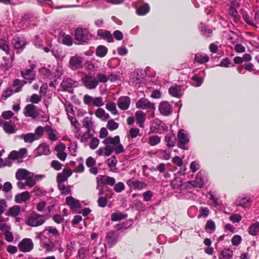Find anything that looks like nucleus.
I'll list each match as a JSON object with an SVG mask.
<instances>
[{
    "label": "nucleus",
    "mask_w": 259,
    "mask_h": 259,
    "mask_svg": "<svg viewBox=\"0 0 259 259\" xmlns=\"http://www.w3.org/2000/svg\"><path fill=\"white\" fill-rule=\"evenodd\" d=\"M30 68L29 69H26L25 71H21V74L25 79L29 80H30V82H31L33 79L34 74L33 73V70L35 68V65L32 64L30 66Z\"/></svg>",
    "instance_id": "22"
},
{
    "label": "nucleus",
    "mask_w": 259,
    "mask_h": 259,
    "mask_svg": "<svg viewBox=\"0 0 259 259\" xmlns=\"http://www.w3.org/2000/svg\"><path fill=\"white\" fill-rule=\"evenodd\" d=\"M146 114L142 111L138 110L135 113L137 123L141 127H143V124L146 120Z\"/></svg>",
    "instance_id": "29"
},
{
    "label": "nucleus",
    "mask_w": 259,
    "mask_h": 259,
    "mask_svg": "<svg viewBox=\"0 0 259 259\" xmlns=\"http://www.w3.org/2000/svg\"><path fill=\"white\" fill-rule=\"evenodd\" d=\"M168 92L173 97L180 98L182 96V87L178 85H172L169 88Z\"/></svg>",
    "instance_id": "25"
},
{
    "label": "nucleus",
    "mask_w": 259,
    "mask_h": 259,
    "mask_svg": "<svg viewBox=\"0 0 259 259\" xmlns=\"http://www.w3.org/2000/svg\"><path fill=\"white\" fill-rule=\"evenodd\" d=\"M75 82L71 78H66L63 80L61 83V88L63 91L68 92L70 93H73V90L72 89L73 85L74 84Z\"/></svg>",
    "instance_id": "17"
},
{
    "label": "nucleus",
    "mask_w": 259,
    "mask_h": 259,
    "mask_svg": "<svg viewBox=\"0 0 259 259\" xmlns=\"http://www.w3.org/2000/svg\"><path fill=\"white\" fill-rule=\"evenodd\" d=\"M46 221L44 215L36 213H31L26 220V224L32 227H37L42 225Z\"/></svg>",
    "instance_id": "5"
},
{
    "label": "nucleus",
    "mask_w": 259,
    "mask_h": 259,
    "mask_svg": "<svg viewBox=\"0 0 259 259\" xmlns=\"http://www.w3.org/2000/svg\"><path fill=\"white\" fill-rule=\"evenodd\" d=\"M58 187L62 195H66L70 193V186H66L62 184H58Z\"/></svg>",
    "instance_id": "50"
},
{
    "label": "nucleus",
    "mask_w": 259,
    "mask_h": 259,
    "mask_svg": "<svg viewBox=\"0 0 259 259\" xmlns=\"http://www.w3.org/2000/svg\"><path fill=\"white\" fill-rule=\"evenodd\" d=\"M106 126L110 131H113L118 128V124L114 120L111 119L108 121Z\"/></svg>",
    "instance_id": "61"
},
{
    "label": "nucleus",
    "mask_w": 259,
    "mask_h": 259,
    "mask_svg": "<svg viewBox=\"0 0 259 259\" xmlns=\"http://www.w3.org/2000/svg\"><path fill=\"white\" fill-rule=\"evenodd\" d=\"M45 231L49 233V240L50 242L61 245L62 239L57 229L52 226H47L45 228Z\"/></svg>",
    "instance_id": "4"
},
{
    "label": "nucleus",
    "mask_w": 259,
    "mask_h": 259,
    "mask_svg": "<svg viewBox=\"0 0 259 259\" xmlns=\"http://www.w3.org/2000/svg\"><path fill=\"white\" fill-rule=\"evenodd\" d=\"M119 236L118 232L111 231L106 234V241L110 247L115 245L118 241Z\"/></svg>",
    "instance_id": "10"
},
{
    "label": "nucleus",
    "mask_w": 259,
    "mask_h": 259,
    "mask_svg": "<svg viewBox=\"0 0 259 259\" xmlns=\"http://www.w3.org/2000/svg\"><path fill=\"white\" fill-rule=\"evenodd\" d=\"M41 73L44 75L45 78L49 79H54V81L56 82L55 77V72H53V71H51L48 69L42 68Z\"/></svg>",
    "instance_id": "38"
},
{
    "label": "nucleus",
    "mask_w": 259,
    "mask_h": 259,
    "mask_svg": "<svg viewBox=\"0 0 259 259\" xmlns=\"http://www.w3.org/2000/svg\"><path fill=\"white\" fill-rule=\"evenodd\" d=\"M250 198L247 197H239L236 200L235 204L242 207H247L250 206Z\"/></svg>",
    "instance_id": "27"
},
{
    "label": "nucleus",
    "mask_w": 259,
    "mask_h": 259,
    "mask_svg": "<svg viewBox=\"0 0 259 259\" xmlns=\"http://www.w3.org/2000/svg\"><path fill=\"white\" fill-rule=\"evenodd\" d=\"M150 10V7L148 4H145L141 6L136 10V13L139 16H143L147 14Z\"/></svg>",
    "instance_id": "36"
},
{
    "label": "nucleus",
    "mask_w": 259,
    "mask_h": 259,
    "mask_svg": "<svg viewBox=\"0 0 259 259\" xmlns=\"http://www.w3.org/2000/svg\"><path fill=\"white\" fill-rule=\"evenodd\" d=\"M102 143L105 145H112L114 147V151L116 154H120L124 151L123 147L120 143V139L118 136H116L114 138L108 137L103 140Z\"/></svg>",
    "instance_id": "3"
},
{
    "label": "nucleus",
    "mask_w": 259,
    "mask_h": 259,
    "mask_svg": "<svg viewBox=\"0 0 259 259\" xmlns=\"http://www.w3.org/2000/svg\"><path fill=\"white\" fill-rule=\"evenodd\" d=\"M46 130L48 132L49 139L51 141H56L57 139L55 131L50 126H47Z\"/></svg>",
    "instance_id": "47"
},
{
    "label": "nucleus",
    "mask_w": 259,
    "mask_h": 259,
    "mask_svg": "<svg viewBox=\"0 0 259 259\" xmlns=\"http://www.w3.org/2000/svg\"><path fill=\"white\" fill-rule=\"evenodd\" d=\"M69 67L73 70H75L82 67V58L78 56H74L70 58Z\"/></svg>",
    "instance_id": "11"
},
{
    "label": "nucleus",
    "mask_w": 259,
    "mask_h": 259,
    "mask_svg": "<svg viewBox=\"0 0 259 259\" xmlns=\"http://www.w3.org/2000/svg\"><path fill=\"white\" fill-rule=\"evenodd\" d=\"M99 144V140L97 138H93L89 144V147L91 149L94 150L98 147Z\"/></svg>",
    "instance_id": "64"
},
{
    "label": "nucleus",
    "mask_w": 259,
    "mask_h": 259,
    "mask_svg": "<svg viewBox=\"0 0 259 259\" xmlns=\"http://www.w3.org/2000/svg\"><path fill=\"white\" fill-rule=\"evenodd\" d=\"M131 104V99L128 96H121L117 100L118 108L122 110L128 109Z\"/></svg>",
    "instance_id": "13"
},
{
    "label": "nucleus",
    "mask_w": 259,
    "mask_h": 259,
    "mask_svg": "<svg viewBox=\"0 0 259 259\" xmlns=\"http://www.w3.org/2000/svg\"><path fill=\"white\" fill-rule=\"evenodd\" d=\"M97 35L102 38L107 40L109 42L113 41L112 34L108 30L99 29L97 31Z\"/></svg>",
    "instance_id": "23"
},
{
    "label": "nucleus",
    "mask_w": 259,
    "mask_h": 259,
    "mask_svg": "<svg viewBox=\"0 0 259 259\" xmlns=\"http://www.w3.org/2000/svg\"><path fill=\"white\" fill-rule=\"evenodd\" d=\"M30 198V194L28 191L22 192L15 196V201L16 203H21L26 202Z\"/></svg>",
    "instance_id": "26"
},
{
    "label": "nucleus",
    "mask_w": 259,
    "mask_h": 259,
    "mask_svg": "<svg viewBox=\"0 0 259 259\" xmlns=\"http://www.w3.org/2000/svg\"><path fill=\"white\" fill-rule=\"evenodd\" d=\"M199 29L201 32V33L203 36L209 37L211 36L212 34V31L211 29L209 28L206 25L203 24L202 23H200L199 26Z\"/></svg>",
    "instance_id": "32"
},
{
    "label": "nucleus",
    "mask_w": 259,
    "mask_h": 259,
    "mask_svg": "<svg viewBox=\"0 0 259 259\" xmlns=\"http://www.w3.org/2000/svg\"><path fill=\"white\" fill-rule=\"evenodd\" d=\"M96 189L98 191V195L100 197L104 196L103 195L105 193L104 188L106 185L112 186H113L115 183V179L114 178L104 175H99L96 178Z\"/></svg>",
    "instance_id": "1"
},
{
    "label": "nucleus",
    "mask_w": 259,
    "mask_h": 259,
    "mask_svg": "<svg viewBox=\"0 0 259 259\" xmlns=\"http://www.w3.org/2000/svg\"><path fill=\"white\" fill-rule=\"evenodd\" d=\"M233 255V252L230 249H224L222 251L221 256L223 257L224 259H230Z\"/></svg>",
    "instance_id": "52"
},
{
    "label": "nucleus",
    "mask_w": 259,
    "mask_h": 259,
    "mask_svg": "<svg viewBox=\"0 0 259 259\" xmlns=\"http://www.w3.org/2000/svg\"><path fill=\"white\" fill-rule=\"evenodd\" d=\"M62 102L64 104L65 107V110L67 112L68 115L70 114H74V111L73 108V106L71 104V103L66 100H65V102H64L63 101H62Z\"/></svg>",
    "instance_id": "49"
},
{
    "label": "nucleus",
    "mask_w": 259,
    "mask_h": 259,
    "mask_svg": "<svg viewBox=\"0 0 259 259\" xmlns=\"http://www.w3.org/2000/svg\"><path fill=\"white\" fill-rule=\"evenodd\" d=\"M72 171L69 168H64L62 173L57 175V181L58 184L67 180L68 178L71 176Z\"/></svg>",
    "instance_id": "15"
},
{
    "label": "nucleus",
    "mask_w": 259,
    "mask_h": 259,
    "mask_svg": "<svg viewBox=\"0 0 259 259\" xmlns=\"http://www.w3.org/2000/svg\"><path fill=\"white\" fill-rule=\"evenodd\" d=\"M62 43L67 46H71L73 45V39L69 34H64L62 36Z\"/></svg>",
    "instance_id": "45"
},
{
    "label": "nucleus",
    "mask_w": 259,
    "mask_h": 259,
    "mask_svg": "<svg viewBox=\"0 0 259 259\" xmlns=\"http://www.w3.org/2000/svg\"><path fill=\"white\" fill-rule=\"evenodd\" d=\"M12 44L15 49H23L26 44V39L22 37H16L13 39Z\"/></svg>",
    "instance_id": "21"
},
{
    "label": "nucleus",
    "mask_w": 259,
    "mask_h": 259,
    "mask_svg": "<svg viewBox=\"0 0 259 259\" xmlns=\"http://www.w3.org/2000/svg\"><path fill=\"white\" fill-rule=\"evenodd\" d=\"M194 59L196 62L203 64L208 61L209 57L206 54L198 53L195 55Z\"/></svg>",
    "instance_id": "37"
},
{
    "label": "nucleus",
    "mask_w": 259,
    "mask_h": 259,
    "mask_svg": "<svg viewBox=\"0 0 259 259\" xmlns=\"http://www.w3.org/2000/svg\"><path fill=\"white\" fill-rule=\"evenodd\" d=\"M24 83L22 82V81L18 79H16L14 81L13 83V87H16L14 92L17 93L20 92L21 90L22 87L24 85Z\"/></svg>",
    "instance_id": "58"
},
{
    "label": "nucleus",
    "mask_w": 259,
    "mask_h": 259,
    "mask_svg": "<svg viewBox=\"0 0 259 259\" xmlns=\"http://www.w3.org/2000/svg\"><path fill=\"white\" fill-rule=\"evenodd\" d=\"M44 132V128L41 126H38L35 128L34 133L33 134L38 140L43 135Z\"/></svg>",
    "instance_id": "59"
},
{
    "label": "nucleus",
    "mask_w": 259,
    "mask_h": 259,
    "mask_svg": "<svg viewBox=\"0 0 259 259\" xmlns=\"http://www.w3.org/2000/svg\"><path fill=\"white\" fill-rule=\"evenodd\" d=\"M205 230L207 232H208L209 230L210 231V232H213L215 229V225L214 222L212 220L207 221L205 225Z\"/></svg>",
    "instance_id": "57"
},
{
    "label": "nucleus",
    "mask_w": 259,
    "mask_h": 259,
    "mask_svg": "<svg viewBox=\"0 0 259 259\" xmlns=\"http://www.w3.org/2000/svg\"><path fill=\"white\" fill-rule=\"evenodd\" d=\"M81 81L85 87L89 90L94 89L98 85V80L93 75H85L81 78Z\"/></svg>",
    "instance_id": "8"
},
{
    "label": "nucleus",
    "mask_w": 259,
    "mask_h": 259,
    "mask_svg": "<svg viewBox=\"0 0 259 259\" xmlns=\"http://www.w3.org/2000/svg\"><path fill=\"white\" fill-rule=\"evenodd\" d=\"M25 180V185L29 187H32L36 183L35 179H34V174L32 172H31V175H29Z\"/></svg>",
    "instance_id": "46"
},
{
    "label": "nucleus",
    "mask_w": 259,
    "mask_h": 259,
    "mask_svg": "<svg viewBox=\"0 0 259 259\" xmlns=\"http://www.w3.org/2000/svg\"><path fill=\"white\" fill-rule=\"evenodd\" d=\"M0 48L5 51L7 54H9L10 48L8 45V42L6 40L4 39L0 40Z\"/></svg>",
    "instance_id": "60"
},
{
    "label": "nucleus",
    "mask_w": 259,
    "mask_h": 259,
    "mask_svg": "<svg viewBox=\"0 0 259 259\" xmlns=\"http://www.w3.org/2000/svg\"><path fill=\"white\" fill-rule=\"evenodd\" d=\"M248 233L253 236L259 234V222H257L249 226Z\"/></svg>",
    "instance_id": "34"
},
{
    "label": "nucleus",
    "mask_w": 259,
    "mask_h": 259,
    "mask_svg": "<svg viewBox=\"0 0 259 259\" xmlns=\"http://www.w3.org/2000/svg\"><path fill=\"white\" fill-rule=\"evenodd\" d=\"M18 248L22 252H28L32 250L33 243L31 239L24 238L19 243Z\"/></svg>",
    "instance_id": "9"
},
{
    "label": "nucleus",
    "mask_w": 259,
    "mask_h": 259,
    "mask_svg": "<svg viewBox=\"0 0 259 259\" xmlns=\"http://www.w3.org/2000/svg\"><path fill=\"white\" fill-rule=\"evenodd\" d=\"M3 129L6 133L9 134L16 133L15 125L9 122H4L3 124Z\"/></svg>",
    "instance_id": "33"
},
{
    "label": "nucleus",
    "mask_w": 259,
    "mask_h": 259,
    "mask_svg": "<svg viewBox=\"0 0 259 259\" xmlns=\"http://www.w3.org/2000/svg\"><path fill=\"white\" fill-rule=\"evenodd\" d=\"M108 202V195L106 194L104 196H100L97 200L98 205L99 207H104L107 205Z\"/></svg>",
    "instance_id": "51"
},
{
    "label": "nucleus",
    "mask_w": 259,
    "mask_h": 259,
    "mask_svg": "<svg viewBox=\"0 0 259 259\" xmlns=\"http://www.w3.org/2000/svg\"><path fill=\"white\" fill-rule=\"evenodd\" d=\"M161 138L158 135L150 136L147 143L151 146H154L160 143Z\"/></svg>",
    "instance_id": "40"
},
{
    "label": "nucleus",
    "mask_w": 259,
    "mask_h": 259,
    "mask_svg": "<svg viewBox=\"0 0 259 259\" xmlns=\"http://www.w3.org/2000/svg\"><path fill=\"white\" fill-rule=\"evenodd\" d=\"M89 249L87 248L82 247L78 251V255L80 259H84L89 255Z\"/></svg>",
    "instance_id": "53"
},
{
    "label": "nucleus",
    "mask_w": 259,
    "mask_h": 259,
    "mask_svg": "<svg viewBox=\"0 0 259 259\" xmlns=\"http://www.w3.org/2000/svg\"><path fill=\"white\" fill-rule=\"evenodd\" d=\"M240 7V3L237 0H233L230 3L229 10V15L235 23L238 22L240 20V16L237 9Z\"/></svg>",
    "instance_id": "6"
},
{
    "label": "nucleus",
    "mask_w": 259,
    "mask_h": 259,
    "mask_svg": "<svg viewBox=\"0 0 259 259\" xmlns=\"http://www.w3.org/2000/svg\"><path fill=\"white\" fill-rule=\"evenodd\" d=\"M127 184L129 187L135 189L142 190L145 188L147 185L135 179H131L127 181Z\"/></svg>",
    "instance_id": "14"
},
{
    "label": "nucleus",
    "mask_w": 259,
    "mask_h": 259,
    "mask_svg": "<svg viewBox=\"0 0 259 259\" xmlns=\"http://www.w3.org/2000/svg\"><path fill=\"white\" fill-rule=\"evenodd\" d=\"M189 142L188 134L186 131L181 130L178 133V146L179 148L186 150V145Z\"/></svg>",
    "instance_id": "7"
},
{
    "label": "nucleus",
    "mask_w": 259,
    "mask_h": 259,
    "mask_svg": "<svg viewBox=\"0 0 259 259\" xmlns=\"http://www.w3.org/2000/svg\"><path fill=\"white\" fill-rule=\"evenodd\" d=\"M104 155L109 156L114 151V147L111 144L106 145V146L104 147Z\"/></svg>",
    "instance_id": "63"
},
{
    "label": "nucleus",
    "mask_w": 259,
    "mask_h": 259,
    "mask_svg": "<svg viewBox=\"0 0 259 259\" xmlns=\"http://www.w3.org/2000/svg\"><path fill=\"white\" fill-rule=\"evenodd\" d=\"M37 155L38 156L42 155H49L50 150L49 147L45 144H40L36 149Z\"/></svg>",
    "instance_id": "31"
},
{
    "label": "nucleus",
    "mask_w": 259,
    "mask_h": 259,
    "mask_svg": "<svg viewBox=\"0 0 259 259\" xmlns=\"http://www.w3.org/2000/svg\"><path fill=\"white\" fill-rule=\"evenodd\" d=\"M74 36L75 39L81 44H87L93 36L88 29L79 27L75 29Z\"/></svg>",
    "instance_id": "2"
},
{
    "label": "nucleus",
    "mask_w": 259,
    "mask_h": 259,
    "mask_svg": "<svg viewBox=\"0 0 259 259\" xmlns=\"http://www.w3.org/2000/svg\"><path fill=\"white\" fill-rule=\"evenodd\" d=\"M106 163L111 171H115L117 160L115 156H112L108 159Z\"/></svg>",
    "instance_id": "41"
},
{
    "label": "nucleus",
    "mask_w": 259,
    "mask_h": 259,
    "mask_svg": "<svg viewBox=\"0 0 259 259\" xmlns=\"http://www.w3.org/2000/svg\"><path fill=\"white\" fill-rule=\"evenodd\" d=\"M126 214H123L121 213H113L111 215V220L113 221H118L126 218Z\"/></svg>",
    "instance_id": "56"
},
{
    "label": "nucleus",
    "mask_w": 259,
    "mask_h": 259,
    "mask_svg": "<svg viewBox=\"0 0 259 259\" xmlns=\"http://www.w3.org/2000/svg\"><path fill=\"white\" fill-rule=\"evenodd\" d=\"M66 202L73 209H77L81 207L79 201L74 199L72 196L67 197L66 199Z\"/></svg>",
    "instance_id": "30"
},
{
    "label": "nucleus",
    "mask_w": 259,
    "mask_h": 259,
    "mask_svg": "<svg viewBox=\"0 0 259 259\" xmlns=\"http://www.w3.org/2000/svg\"><path fill=\"white\" fill-rule=\"evenodd\" d=\"M65 148V146L62 143L58 144L55 148L57 157L62 161H64L67 157V154L64 152Z\"/></svg>",
    "instance_id": "16"
},
{
    "label": "nucleus",
    "mask_w": 259,
    "mask_h": 259,
    "mask_svg": "<svg viewBox=\"0 0 259 259\" xmlns=\"http://www.w3.org/2000/svg\"><path fill=\"white\" fill-rule=\"evenodd\" d=\"M96 116L103 120H107L109 118V115L106 113L105 111L102 108H98L96 113Z\"/></svg>",
    "instance_id": "39"
},
{
    "label": "nucleus",
    "mask_w": 259,
    "mask_h": 259,
    "mask_svg": "<svg viewBox=\"0 0 259 259\" xmlns=\"http://www.w3.org/2000/svg\"><path fill=\"white\" fill-rule=\"evenodd\" d=\"M205 175V172L202 170L199 171L195 179L193 180L194 183V188H202L204 185V181L203 177Z\"/></svg>",
    "instance_id": "19"
},
{
    "label": "nucleus",
    "mask_w": 259,
    "mask_h": 259,
    "mask_svg": "<svg viewBox=\"0 0 259 259\" xmlns=\"http://www.w3.org/2000/svg\"><path fill=\"white\" fill-rule=\"evenodd\" d=\"M170 185L174 189L181 188L183 186L182 179L179 177H176L175 179L171 181Z\"/></svg>",
    "instance_id": "43"
},
{
    "label": "nucleus",
    "mask_w": 259,
    "mask_h": 259,
    "mask_svg": "<svg viewBox=\"0 0 259 259\" xmlns=\"http://www.w3.org/2000/svg\"><path fill=\"white\" fill-rule=\"evenodd\" d=\"M106 108L113 114H118L115 103L113 102L107 103L106 105Z\"/></svg>",
    "instance_id": "48"
},
{
    "label": "nucleus",
    "mask_w": 259,
    "mask_h": 259,
    "mask_svg": "<svg viewBox=\"0 0 259 259\" xmlns=\"http://www.w3.org/2000/svg\"><path fill=\"white\" fill-rule=\"evenodd\" d=\"M20 210V207L19 205H14L13 206L9 208L6 215L8 216L15 217L19 214Z\"/></svg>",
    "instance_id": "35"
},
{
    "label": "nucleus",
    "mask_w": 259,
    "mask_h": 259,
    "mask_svg": "<svg viewBox=\"0 0 259 259\" xmlns=\"http://www.w3.org/2000/svg\"><path fill=\"white\" fill-rule=\"evenodd\" d=\"M209 214V210L207 207H200L199 208V214L198 215V218L201 217L206 218Z\"/></svg>",
    "instance_id": "55"
},
{
    "label": "nucleus",
    "mask_w": 259,
    "mask_h": 259,
    "mask_svg": "<svg viewBox=\"0 0 259 259\" xmlns=\"http://www.w3.org/2000/svg\"><path fill=\"white\" fill-rule=\"evenodd\" d=\"M56 245H58V244H56L55 243H52L49 241V243H46L42 242L41 243V246L47 251H52L54 248V247Z\"/></svg>",
    "instance_id": "54"
},
{
    "label": "nucleus",
    "mask_w": 259,
    "mask_h": 259,
    "mask_svg": "<svg viewBox=\"0 0 259 259\" xmlns=\"http://www.w3.org/2000/svg\"><path fill=\"white\" fill-rule=\"evenodd\" d=\"M29 175H31V172L25 169L20 168L17 170L15 177L17 180L22 181L27 178Z\"/></svg>",
    "instance_id": "24"
},
{
    "label": "nucleus",
    "mask_w": 259,
    "mask_h": 259,
    "mask_svg": "<svg viewBox=\"0 0 259 259\" xmlns=\"http://www.w3.org/2000/svg\"><path fill=\"white\" fill-rule=\"evenodd\" d=\"M153 192L150 190L144 192L143 194L144 200L146 202L151 201L152 198L153 197Z\"/></svg>",
    "instance_id": "62"
},
{
    "label": "nucleus",
    "mask_w": 259,
    "mask_h": 259,
    "mask_svg": "<svg viewBox=\"0 0 259 259\" xmlns=\"http://www.w3.org/2000/svg\"><path fill=\"white\" fill-rule=\"evenodd\" d=\"M24 113L25 116L35 118L37 116V112L35 106L31 104L26 105L24 109Z\"/></svg>",
    "instance_id": "20"
},
{
    "label": "nucleus",
    "mask_w": 259,
    "mask_h": 259,
    "mask_svg": "<svg viewBox=\"0 0 259 259\" xmlns=\"http://www.w3.org/2000/svg\"><path fill=\"white\" fill-rule=\"evenodd\" d=\"M20 139L23 140L26 143H32L34 141L37 140V138L32 133H27L26 134H21L18 136Z\"/></svg>",
    "instance_id": "28"
},
{
    "label": "nucleus",
    "mask_w": 259,
    "mask_h": 259,
    "mask_svg": "<svg viewBox=\"0 0 259 259\" xmlns=\"http://www.w3.org/2000/svg\"><path fill=\"white\" fill-rule=\"evenodd\" d=\"M164 141L166 143V146L169 147H172L176 143V138L173 135H167L165 137Z\"/></svg>",
    "instance_id": "44"
},
{
    "label": "nucleus",
    "mask_w": 259,
    "mask_h": 259,
    "mask_svg": "<svg viewBox=\"0 0 259 259\" xmlns=\"http://www.w3.org/2000/svg\"><path fill=\"white\" fill-rule=\"evenodd\" d=\"M136 107L142 109H152L153 108V105L148 99L142 98L136 103Z\"/></svg>",
    "instance_id": "18"
},
{
    "label": "nucleus",
    "mask_w": 259,
    "mask_h": 259,
    "mask_svg": "<svg viewBox=\"0 0 259 259\" xmlns=\"http://www.w3.org/2000/svg\"><path fill=\"white\" fill-rule=\"evenodd\" d=\"M160 113L164 116H168L172 112V106L167 101H163L159 105Z\"/></svg>",
    "instance_id": "12"
},
{
    "label": "nucleus",
    "mask_w": 259,
    "mask_h": 259,
    "mask_svg": "<svg viewBox=\"0 0 259 259\" xmlns=\"http://www.w3.org/2000/svg\"><path fill=\"white\" fill-rule=\"evenodd\" d=\"M108 52L107 48L104 46H99L96 51V55L101 58L106 56Z\"/></svg>",
    "instance_id": "42"
}]
</instances>
